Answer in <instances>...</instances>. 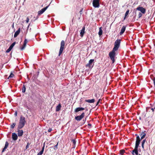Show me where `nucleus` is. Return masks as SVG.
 Segmentation results:
<instances>
[{
  "label": "nucleus",
  "mask_w": 155,
  "mask_h": 155,
  "mask_svg": "<svg viewBox=\"0 0 155 155\" xmlns=\"http://www.w3.org/2000/svg\"><path fill=\"white\" fill-rule=\"evenodd\" d=\"M26 123L25 119L24 117L21 116L20 117L19 123L18 125V129L22 128L25 124Z\"/></svg>",
  "instance_id": "obj_1"
},
{
  "label": "nucleus",
  "mask_w": 155,
  "mask_h": 155,
  "mask_svg": "<svg viewBox=\"0 0 155 155\" xmlns=\"http://www.w3.org/2000/svg\"><path fill=\"white\" fill-rule=\"evenodd\" d=\"M116 51L113 49L109 53V56L111 60L112 61L113 63H114V57L115 55V52Z\"/></svg>",
  "instance_id": "obj_2"
},
{
  "label": "nucleus",
  "mask_w": 155,
  "mask_h": 155,
  "mask_svg": "<svg viewBox=\"0 0 155 155\" xmlns=\"http://www.w3.org/2000/svg\"><path fill=\"white\" fill-rule=\"evenodd\" d=\"M120 39L116 40L115 42L114 46L113 49L117 51L120 46Z\"/></svg>",
  "instance_id": "obj_3"
},
{
  "label": "nucleus",
  "mask_w": 155,
  "mask_h": 155,
  "mask_svg": "<svg viewBox=\"0 0 155 155\" xmlns=\"http://www.w3.org/2000/svg\"><path fill=\"white\" fill-rule=\"evenodd\" d=\"M65 45V42L64 40L61 41V47L59 53V56H60L64 50Z\"/></svg>",
  "instance_id": "obj_4"
},
{
  "label": "nucleus",
  "mask_w": 155,
  "mask_h": 155,
  "mask_svg": "<svg viewBox=\"0 0 155 155\" xmlns=\"http://www.w3.org/2000/svg\"><path fill=\"white\" fill-rule=\"evenodd\" d=\"M100 0H93V5L94 7L95 8H99L100 6Z\"/></svg>",
  "instance_id": "obj_5"
},
{
  "label": "nucleus",
  "mask_w": 155,
  "mask_h": 155,
  "mask_svg": "<svg viewBox=\"0 0 155 155\" xmlns=\"http://www.w3.org/2000/svg\"><path fill=\"white\" fill-rule=\"evenodd\" d=\"M84 113L83 112L80 115L75 117V119L78 121H80L84 117Z\"/></svg>",
  "instance_id": "obj_6"
},
{
  "label": "nucleus",
  "mask_w": 155,
  "mask_h": 155,
  "mask_svg": "<svg viewBox=\"0 0 155 155\" xmlns=\"http://www.w3.org/2000/svg\"><path fill=\"white\" fill-rule=\"evenodd\" d=\"M141 140V139H140L139 136H137L136 137L135 147H138Z\"/></svg>",
  "instance_id": "obj_7"
},
{
  "label": "nucleus",
  "mask_w": 155,
  "mask_h": 155,
  "mask_svg": "<svg viewBox=\"0 0 155 155\" xmlns=\"http://www.w3.org/2000/svg\"><path fill=\"white\" fill-rule=\"evenodd\" d=\"M136 9L137 10L140 11L142 14H145L146 12V9L141 6L138 7Z\"/></svg>",
  "instance_id": "obj_8"
},
{
  "label": "nucleus",
  "mask_w": 155,
  "mask_h": 155,
  "mask_svg": "<svg viewBox=\"0 0 155 155\" xmlns=\"http://www.w3.org/2000/svg\"><path fill=\"white\" fill-rule=\"evenodd\" d=\"M50 5V4L47 6H46V7L42 8L40 11H39L38 12V15H40L41 14H42L46 10V9L48 8L49 7Z\"/></svg>",
  "instance_id": "obj_9"
},
{
  "label": "nucleus",
  "mask_w": 155,
  "mask_h": 155,
  "mask_svg": "<svg viewBox=\"0 0 155 155\" xmlns=\"http://www.w3.org/2000/svg\"><path fill=\"white\" fill-rule=\"evenodd\" d=\"M138 147H135L134 149L132 151V153L133 155H134V153H135L136 155L138 154Z\"/></svg>",
  "instance_id": "obj_10"
},
{
  "label": "nucleus",
  "mask_w": 155,
  "mask_h": 155,
  "mask_svg": "<svg viewBox=\"0 0 155 155\" xmlns=\"http://www.w3.org/2000/svg\"><path fill=\"white\" fill-rule=\"evenodd\" d=\"M17 129H18L17 132H18V136L19 137H21V136H22L23 135V130H19L20 129H18V128Z\"/></svg>",
  "instance_id": "obj_11"
},
{
  "label": "nucleus",
  "mask_w": 155,
  "mask_h": 155,
  "mask_svg": "<svg viewBox=\"0 0 155 155\" xmlns=\"http://www.w3.org/2000/svg\"><path fill=\"white\" fill-rule=\"evenodd\" d=\"M84 110V108L82 107H78L76 108L74 110V112H77L79 111L82 110Z\"/></svg>",
  "instance_id": "obj_12"
},
{
  "label": "nucleus",
  "mask_w": 155,
  "mask_h": 155,
  "mask_svg": "<svg viewBox=\"0 0 155 155\" xmlns=\"http://www.w3.org/2000/svg\"><path fill=\"white\" fill-rule=\"evenodd\" d=\"M12 138L14 140H16L18 138V137L16 134L15 133H13L12 134Z\"/></svg>",
  "instance_id": "obj_13"
},
{
  "label": "nucleus",
  "mask_w": 155,
  "mask_h": 155,
  "mask_svg": "<svg viewBox=\"0 0 155 155\" xmlns=\"http://www.w3.org/2000/svg\"><path fill=\"white\" fill-rule=\"evenodd\" d=\"M20 32V29L19 28L18 30L16 31L15 33L14 37V38H16L19 34Z\"/></svg>",
  "instance_id": "obj_14"
},
{
  "label": "nucleus",
  "mask_w": 155,
  "mask_h": 155,
  "mask_svg": "<svg viewBox=\"0 0 155 155\" xmlns=\"http://www.w3.org/2000/svg\"><path fill=\"white\" fill-rule=\"evenodd\" d=\"M126 29V27L123 26L121 28L120 31V35H121L124 32Z\"/></svg>",
  "instance_id": "obj_15"
},
{
  "label": "nucleus",
  "mask_w": 155,
  "mask_h": 155,
  "mask_svg": "<svg viewBox=\"0 0 155 155\" xmlns=\"http://www.w3.org/2000/svg\"><path fill=\"white\" fill-rule=\"evenodd\" d=\"M45 146V143H44L43 145V146L41 150L38 153L37 155H41L43 153L44 151Z\"/></svg>",
  "instance_id": "obj_16"
},
{
  "label": "nucleus",
  "mask_w": 155,
  "mask_h": 155,
  "mask_svg": "<svg viewBox=\"0 0 155 155\" xmlns=\"http://www.w3.org/2000/svg\"><path fill=\"white\" fill-rule=\"evenodd\" d=\"M146 134L145 133V131L142 132L141 134L140 135L141 136V139H143L145 137Z\"/></svg>",
  "instance_id": "obj_17"
},
{
  "label": "nucleus",
  "mask_w": 155,
  "mask_h": 155,
  "mask_svg": "<svg viewBox=\"0 0 155 155\" xmlns=\"http://www.w3.org/2000/svg\"><path fill=\"white\" fill-rule=\"evenodd\" d=\"M61 104H59L57 106L56 108V111H58L61 110Z\"/></svg>",
  "instance_id": "obj_18"
},
{
  "label": "nucleus",
  "mask_w": 155,
  "mask_h": 155,
  "mask_svg": "<svg viewBox=\"0 0 155 155\" xmlns=\"http://www.w3.org/2000/svg\"><path fill=\"white\" fill-rule=\"evenodd\" d=\"M84 30H85V28L84 27V28H82L81 30V31L80 35L81 37H82L84 35Z\"/></svg>",
  "instance_id": "obj_19"
},
{
  "label": "nucleus",
  "mask_w": 155,
  "mask_h": 155,
  "mask_svg": "<svg viewBox=\"0 0 155 155\" xmlns=\"http://www.w3.org/2000/svg\"><path fill=\"white\" fill-rule=\"evenodd\" d=\"M85 101L86 102L89 103H94L95 101V100L94 99H88V100H86Z\"/></svg>",
  "instance_id": "obj_20"
},
{
  "label": "nucleus",
  "mask_w": 155,
  "mask_h": 155,
  "mask_svg": "<svg viewBox=\"0 0 155 155\" xmlns=\"http://www.w3.org/2000/svg\"><path fill=\"white\" fill-rule=\"evenodd\" d=\"M15 77V75L12 72H11L10 75L8 78V79H10Z\"/></svg>",
  "instance_id": "obj_21"
},
{
  "label": "nucleus",
  "mask_w": 155,
  "mask_h": 155,
  "mask_svg": "<svg viewBox=\"0 0 155 155\" xmlns=\"http://www.w3.org/2000/svg\"><path fill=\"white\" fill-rule=\"evenodd\" d=\"M94 59H91L89 60V63L88 64V65H89V67H91V65H92V63L94 62Z\"/></svg>",
  "instance_id": "obj_22"
},
{
  "label": "nucleus",
  "mask_w": 155,
  "mask_h": 155,
  "mask_svg": "<svg viewBox=\"0 0 155 155\" xmlns=\"http://www.w3.org/2000/svg\"><path fill=\"white\" fill-rule=\"evenodd\" d=\"M101 28V27L99 28V31L98 32V34L100 36H101L102 34V31Z\"/></svg>",
  "instance_id": "obj_23"
},
{
  "label": "nucleus",
  "mask_w": 155,
  "mask_h": 155,
  "mask_svg": "<svg viewBox=\"0 0 155 155\" xmlns=\"http://www.w3.org/2000/svg\"><path fill=\"white\" fill-rule=\"evenodd\" d=\"M129 12V10H127L126 11V12L125 13V14L124 18V19H125V18L128 15Z\"/></svg>",
  "instance_id": "obj_24"
},
{
  "label": "nucleus",
  "mask_w": 155,
  "mask_h": 155,
  "mask_svg": "<svg viewBox=\"0 0 155 155\" xmlns=\"http://www.w3.org/2000/svg\"><path fill=\"white\" fill-rule=\"evenodd\" d=\"M145 141H146V140L145 139H144V140H143L142 142V148L143 149H144V143H145Z\"/></svg>",
  "instance_id": "obj_25"
},
{
  "label": "nucleus",
  "mask_w": 155,
  "mask_h": 155,
  "mask_svg": "<svg viewBox=\"0 0 155 155\" xmlns=\"http://www.w3.org/2000/svg\"><path fill=\"white\" fill-rule=\"evenodd\" d=\"M125 152V150H120V154L121 155H123V154Z\"/></svg>",
  "instance_id": "obj_26"
},
{
  "label": "nucleus",
  "mask_w": 155,
  "mask_h": 155,
  "mask_svg": "<svg viewBox=\"0 0 155 155\" xmlns=\"http://www.w3.org/2000/svg\"><path fill=\"white\" fill-rule=\"evenodd\" d=\"M26 91V87H25L24 85H23V86L22 89V92L23 93H25Z\"/></svg>",
  "instance_id": "obj_27"
},
{
  "label": "nucleus",
  "mask_w": 155,
  "mask_h": 155,
  "mask_svg": "<svg viewBox=\"0 0 155 155\" xmlns=\"http://www.w3.org/2000/svg\"><path fill=\"white\" fill-rule=\"evenodd\" d=\"M26 45V44H25L24 43L23 46H22V47L21 48V50H23L25 49V48Z\"/></svg>",
  "instance_id": "obj_28"
},
{
  "label": "nucleus",
  "mask_w": 155,
  "mask_h": 155,
  "mask_svg": "<svg viewBox=\"0 0 155 155\" xmlns=\"http://www.w3.org/2000/svg\"><path fill=\"white\" fill-rule=\"evenodd\" d=\"M16 44V42H15L13 43L12 44L10 45V46L11 48H13V47Z\"/></svg>",
  "instance_id": "obj_29"
},
{
  "label": "nucleus",
  "mask_w": 155,
  "mask_h": 155,
  "mask_svg": "<svg viewBox=\"0 0 155 155\" xmlns=\"http://www.w3.org/2000/svg\"><path fill=\"white\" fill-rule=\"evenodd\" d=\"M15 125H16V124L15 123H13L12 124V125H11V128L12 129H13L14 127L15 126Z\"/></svg>",
  "instance_id": "obj_30"
},
{
  "label": "nucleus",
  "mask_w": 155,
  "mask_h": 155,
  "mask_svg": "<svg viewBox=\"0 0 155 155\" xmlns=\"http://www.w3.org/2000/svg\"><path fill=\"white\" fill-rule=\"evenodd\" d=\"M12 48H11L10 47H9V48L6 50V52L7 53H8L12 49Z\"/></svg>",
  "instance_id": "obj_31"
},
{
  "label": "nucleus",
  "mask_w": 155,
  "mask_h": 155,
  "mask_svg": "<svg viewBox=\"0 0 155 155\" xmlns=\"http://www.w3.org/2000/svg\"><path fill=\"white\" fill-rule=\"evenodd\" d=\"M142 16V13H141L140 12H139V14L138 15V18H140Z\"/></svg>",
  "instance_id": "obj_32"
},
{
  "label": "nucleus",
  "mask_w": 155,
  "mask_h": 155,
  "mask_svg": "<svg viewBox=\"0 0 155 155\" xmlns=\"http://www.w3.org/2000/svg\"><path fill=\"white\" fill-rule=\"evenodd\" d=\"M83 8H81V9L79 12L81 15H82L83 13Z\"/></svg>",
  "instance_id": "obj_33"
},
{
  "label": "nucleus",
  "mask_w": 155,
  "mask_h": 155,
  "mask_svg": "<svg viewBox=\"0 0 155 155\" xmlns=\"http://www.w3.org/2000/svg\"><path fill=\"white\" fill-rule=\"evenodd\" d=\"M8 142L7 141L6 142L5 146L7 147H8Z\"/></svg>",
  "instance_id": "obj_34"
},
{
  "label": "nucleus",
  "mask_w": 155,
  "mask_h": 155,
  "mask_svg": "<svg viewBox=\"0 0 155 155\" xmlns=\"http://www.w3.org/2000/svg\"><path fill=\"white\" fill-rule=\"evenodd\" d=\"M28 42V41H27V39H25V40H24V43L25 44H26H26Z\"/></svg>",
  "instance_id": "obj_35"
},
{
  "label": "nucleus",
  "mask_w": 155,
  "mask_h": 155,
  "mask_svg": "<svg viewBox=\"0 0 155 155\" xmlns=\"http://www.w3.org/2000/svg\"><path fill=\"white\" fill-rule=\"evenodd\" d=\"M7 148V147H4V148L3 149V150H2V152H4L5 149Z\"/></svg>",
  "instance_id": "obj_36"
},
{
  "label": "nucleus",
  "mask_w": 155,
  "mask_h": 155,
  "mask_svg": "<svg viewBox=\"0 0 155 155\" xmlns=\"http://www.w3.org/2000/svg\"><path fill=\"white\" fill-rule=\"evenodd\" d=\"M52 130V129L51 128H49L48 130V132H50Z\"/></svg>",
  "instance_id": "obj_37"
},
{
  "label": "nucleus",
  "mask_w": 155,
  "mask_h": 155,
  "mask_svg": "<svg viewBox=\"0 0 155 155\" xmlns=\"http://www.w3.org/2000/svg\"><path fill=\"white\" fill-rule=\"evenodd\" d=\"M29 19L28 17H27L26 18V23H28L29 21Z\"/></svg>",
  "instance_id": "obj_38"
},
{
  "label": "nucleus",
  "mask_w": 155,
  "mask_h": 155,
  "mask_svg": "<svg viewBox=\"0 0 155 155\" xmlns=\"http://www.w3.org/2000/svg\"><path fill=\"white\" fill-rule=\"evenodd\" d=\"M153 83L154 85V86L155 87V78H154L153 80Z\"/></svg>",
  "instance_id": "obj_39"
},
{
  "label": "nucleus",
  "mask_w": 155,
  "mask_h": 155,
  "mask_svg": "<svg viewBox=\"0 0 155 155\" xmlns=\"http://www.w3.org/2000/svg\"><path fill=\"white\" fill-rule=\"evenodd\" d=\"M100 100H101V99H99L98 101L97 102V103L96 104V106H97V105H98V104L99 103Z\"/></svg>",
  "instance_id": "obj_40"
},
{
  "label": "nucleus",
  "mask_w": 155,
  "mask_h": 155,
  "mask_svg": "<svg viewBox=\"0 0 155 155\" xmlns=\"http://www.w3.org/2000/svg\"><path fill=\"white\" fill-rule=\"evenodd\" d=\"M58 142L57 144L56 145H55L54 147L56 148H58V147H57V146L58 145Z\"/></svg>",
  "instance_id": "obj_41"
},
{
  "label": "nucleus",
  "mask_w": 155,
  "mask_h": 155,
  "mask_svg": "<svg viewBox=\"0 0 155 155\" xmlns=\"http://www.w3.org/2000/svg\"><path fill=\"white\" fill-rule=\"evenodd\" d=\"M72 143H73L74 144H75V143H76V141H75V140H72Z\"/></svg>",
  "instance_id": "obj_42"
},
{
  "label": "nucleus",
  "mask_w": 155,
  "mask_h": 155,
  "mask_svg": "<svg viewBox=\"0 0 155 155\" xmlns=\"http://www.w3.org/2000/svg\"><path fill=\"white\" fill-rule=\"evenodd\" d=\"M17 111H16L15 113V114H14V115L15 116H17Z\"/></svg>",
  "instance_id": "obj_43"
},
{
  "label": "nucleus",
  "mask_w": 155,
  "mask_h": 155,
  "mask_svg": "<svg viewBox=\"0 0 155 155\" xmlns=\"http://www.w3.org/2000/svg\"><path fill=\"white\" fill-rule=\"evenodd\" d=\"M28 145L27 144V145L26 146V149H27L28 148Z\"/></svg>",
  "instance_id": "obj_44"
},
{
  "label": "nucleus",
  "mask_w": 155,
  "mask_h": 155,
  "mask_svg": "<svg viewBox=\"0 0 155 155\" xmlns=\"http://www.w3.org/2000/svg\"><path fill=\"white\" fill-rule=\"evenodd\" d=\"M86 120V118H85L84 120H83V121H84L85 122Z\"/></svg>",
  "instance_id": "obj_45"
},
{
  "label": "nucleus",
  "mask_w": 155,
  "mask_h": 155,
  "mask_svg": "<svg viewBox=\"0 0 155 155\" xmlns=\"http://www.w3.org/2000/svg\"><path fill=\"white\" fill-rule=\"evenodd\" d=\"M154 108H152L151 109V110H152V111H153V110H154Z\"/></svg>",
  "instance_id": "obj_46"
},
{
  "label": "nucleus",
  "mask_w": 155,
  "mask_h": 155,
  "mask_svg": "<svg viewBox=\"0 0 155 155\" xmlns=\"http://www.w3.org/2000/svg\"><path fill=\"white\" fill-rule=\"evenodd\" d=\"M88 125H89V126H91V124H88Z\"/></svg>",
  "instance_id": "obj_47"
},
{
  "label": "nucleus",
  "mask_w": 155,
  "mask_h": 155,
  "mask_svg": "<svg viewBox=\"0 0 155 155\" xmlns=\"http://www.w3.org/2000/svg\"><path fill=\"white\" fill-rule=\"evenodd\" d=\"M135 135H136V136L137 137V136H139L138 134H136Z\"/></svg>",
  "instance_id": "obj_48"
},
{
  "label": "nucleus",
  "mask_w": 155,
  "mask_h": 155,
  "mask_svg": "<svg viewBox=\"0 0 155 155\" xmlns=\"http://www.w3.org/2000/svg\"><path fill=\"white\" fill-rule=\"evenodd\" d=\"M95 96H96V97H97V94H95Z\"/></svg>",
  "instance_id": "obj_49"
},
{
  "label": "nucleus",
  "mask_w": 155,
  "mask_h": 155,
  "mask_svg": "<svg viewBox=\"0 0 155 155\" xmlns=\"http://www.w3.org/2000/svg\"><path fill=\"white\" fill-rule=\"evenodd\" d=\"M140 155V154H139V155Z\"/></svg>",
  "instance_id": "obj_50"
}]
</instances>
